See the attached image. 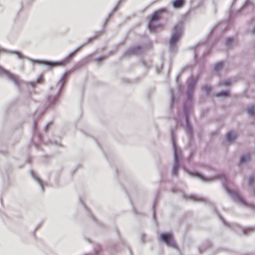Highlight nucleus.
Here are the masks:
<instances>
[{
  "label": "nucleus",
  "instance_id": "39",
  "mask_svg": "<svg viewBox=\"0 0 255 255\" xmlns=\"http://www.w3.org/2000/svg\"><path fill=\"white\" fill-rule=\"evenodd\" d=\"M172 192L173 193H175L177 190V188H176V187H173L171 189Z\"/></svg>",
  "mask_w": 255,
  "mask_h": 255
},
{
  "label": "nucleus",
  "instance_id": "49",
  "mask_svg": "<svg viewBox=\"0 0 255 255\" xmlns=\"http://www.w3.org/2000/svg\"><path fill=\"white\" fill-rule=\"evenodd\" d=\"M36 148L38 149V146L37 145H36Z\"/></svg>",
  "mask_w": 255,
  "mask_h": 255
},
{
  "label": "nucleus",
  "instance_id": "40",
  "mask_svg": "<svg viewBox=\"0 0 255 255\" xmlns=\"http://www.w3.org/2000/svg\"><path fill=\"white\" fill-rule=\"evenodd\" d=\"M215 28H216V26H214L212 28V29H211V31H210V33H212L214 31V30H215Z\"/></svg>",
  "mask_w": 255,
  "mask_h": 255
},
{
  "label": "nucleus",
  "instance_id": "30",
  "mask_svg": "<svg viewBox=\"0 0 255 255\" xmlns=\"http://www.w3.org/2000/svg\"><path fill=\"white\" fill-rule=\"evenodd\" d=\"M231 81L229 80H223L220 82V84L224 86H229L231 85Z\"/></svg>",
  "mask_w": 255,
  "mask_h": 255
},
{
  "label": "nucleus",
  "instance_id": "51",
  "mask_svg": "<svg viewBox=\"0 0 255 255\" xmlns=\"http://www.w3.org/2000/svg\"><path fill=\"white\" fill-rule=\"evenodd\" d=\"M98 146L101 148V147H100V145L99 143H98Z\"/></svg>",
  "mask_w": 255,
  "mask_h": 255
},
{
  "label": "nucleus",
  "instance_id": "53",
  "mask_svg": "<svg viewBox=\"0 0 255 255\" xmlns=\"http://www.w3.org/2000/svg\"><path fill=\"white\" fill-rule=\"evenodd\" d=\"M236 1V0H233V2H235Z\"/></svg>",
  "mask_w": 255,
  "mask_h": 255
},
{
  "label": "nucleus",
  "instance_id": "17",
  "mask_svg": "<svg viewBox=\"0 0 255 255\" xmlns=\"http://www.w3.org/2000/svg\"><path fill=\"white\" fill-rule=\"evenodd\" d=\"M1 52L15 54L17 56V57L19 59H23V58H25V56H23L21 53H20L17 51H8L4 48L0 47V52Z\"/></svg>",
  "mask_w": 255,
  "mask_h": 255
},
{
  "label": "nucleus",
  "instance_id": "35",
  "mask_svg": "<svg viewBox=\"0 0 255 255\" xmlns=\"http://www.w3.org/2000/svg\"><path fill=\"white\" fill-rule=\"evenodd\" d=\"M105 59V57L104 56L99 57L95 59L98 64H100Z\"/></svg>",
  "mask_w": 255,
  "mask_h": 255
},
{
  "label": "nucleus",
  "instance_id": "1",
  "mask_svg": "<svg viewBox=\"0 0 255 255\" xmlns=\"http://www.w3.org/2000/svg\"><path fill=\"white\" fill-rule=\"evenodd\" d=\"M199 80V77L191 76L187 81L186 93V101L183 106V112L185 118V126L189 139L191 140L193 137V128L190 121V113L193 105V94L196 85Z\"/></svg>",
  "mask_w": 255,
  "mask_h": 255
},
{
  "label": "nucleus",
  "instance_id": "13",
  "mask_svg": "<svg viewBox=\"0 0 255 255\" xmlns=\"http://www.w3.org/2000/svg\"><path fill=\"white\" fill-rule=\"evenodd\" d=\"M251 156L250 154H245L241 155L239 161L240 165H244L247 164L251 159Z\"/></svg>",
  "mask_w": 255,
  "mask_h": 255
},
{
  "label": "nucleus",
  "instance_id": "11",
  "mask_svg": "<svg viewBox=\"0 0 255 255\" xmlns=\"http://www.w3.org/2000/svg\"><path fill=\"white\" fill-rule=\"evenodd\" d=\"M141 52L142 49L140 45H134L128 48L123 54V57H128L131 55H138Z\"/></svg>",
  "mask_w": 255,
  "mask_h": 255
},
{
  "label": "nucleus",
  "instance_id": "8",
  "mask_svg": "<svg viewBox=\"0 0 255 255\" xmlns=\"http://www.w3.org/2000/svg\"><path fill=\"white\" fill-rule=\"evenodd\" d=\"M223 187L226 190V192L232 197L233 200L235 201L238 202L242 204L246 205L245 201L240 196V195L236 192L233 191L228 187V184L225 182L223 184Z\"/></svg>",
  "mask_w": 255,
  "mask_h": 255
},
{
  "label": "nucleus",
  "instance_id": "41",
  "mask_svg": "<svg viewBox=\"0 0 255 255\" xmlns=\"http://www.w3.org/2000/svg\"><path fill=\"white\" fill-rule=\"evenodd\" d=\"M198 249L200 253H201L203 251V250L201 247H199Z\"/></svg>",
  "mask_w": 255,
  "mask_h": 255
},
{
  "label": "nucleus",
  "instance_id": "3",
  "mask_svg": "<svg viewBox=\"0 0 255 255\" xmlns=\"http://www.w3.org/2000/svg\"><path fill=\"white\" fill-rule=\"evenodd\" d=\"M183 33V25L179 23L173 27L172 34L169 40V50L173 53L177 50V42L180 39Z\"/></svg>",
  "mask_w": 255,
  "mask_h": 255
},
{
  "label": "nucleus",
  "instance_id": "46",
  "mask_svg": "<svg viewBox=\"0 0 255 255\" xmlns=\"http://www.w3.org/2000/svg\"><path fill=\"white\" fill-rule=\"evenodd\" d=\"M208 245L209 246L211 245V243L210 242H208Z\"/></svg>",
  "mask_w": 255,
  "mask_h": 255
},
{
  "label": "nucleus",
  "instance_id": "44",
  "mask_svg": "<svg viewBox=\"0 0 255 255\" xmlns=\"http://www.w3.org/2000/svg\"><path fill=\"white\" fill-rule=\"evenodd\" d=\"M122 242L124 246H126V243H125V242L124 241H123V240H122Z\"/></svg>",
  "mask_w": 255,
  "mask_h": 255
},
{
  "label": "nucleus",
  "instance_id": "25",
  "mask_svg": "<svg viewBox=\"0 0 255 255\" xmlns=\"http://www.w3.org/2000/svg\"><path fill=\"white\" fill-rule=\"evenodd\" d=\"M247 112L248 114L251 116H255V107L251 106L247 108Z\"/></svg>",
  "mask_w": 255,
  "mask_h": 255
},
{
  "label": "nucleus",
  "instance_id": "21",
  "mask_svg": "<svg viewBox=\"0 0 255 255\" xmlns=\"http://www.w3.org/2000/svg\"><path fill=\"white\" fill-rule=\"evenodd\" d=\"M212 89V86L207 84L203 85L202 87V90L208 95L210 94Z\"/></svg>",
  "mask_w": 255,
  "mask_h": 255
},
{
  "label": "nucleus",
  "instance_id": "37",
  "mask_svg": "<svg viewBox=\"0 0 255 255\" xmlns=\"http://www.w3.org/2000/svg\"><path fill=\"white\" fill-rule=\"evenodd\" d=\"M51 125H52V123L51 122L49 123L48 124H47L46 125V126L45 127V131H48V129L51 126Z\"/></svg>",
  "mask_w": 255,
  "mask_h": 255
},
{
  "label": "nucleus",
  "instance_id": "27",
  "mask_svg": "<svg viewBox=\"0 0 255 255\" xmlns=\"http://www.w3.org/2000/svg\"><path fill=\"white\" fill-rule=\"evenodd\" d=\"M223 66V63L222 61H219L216 63L214 66V70L217 71L222 68Z\"/></svg>",
  "mask_w": 255,
  "mask_h": 255
},
{
  "label": "nucleus",
  "instance_id": "50",
  "mask_svg": "<svg viewBox=\"0 0 255 255\" xmlns=\"http://www.w3.org/2000/svg\"><path fill=\"white\" fill-rule=\"evenodd\" d=\"M116 248V245H114V248L115 249V248Z\"/></svg>",
  "mask_w": 255,
  "mask_h": 255
},
{
  "label": "nucleus",
  "instance_id": "47",
  "mask_svg": "<svg viewBox=\"0 0 255 255\" xmlns=\"http://www.w3.org/2000/svg\"><path fill=\"white\" fill-rule=\"evenodd\" d=\"M253 32L255 33V27H254Z\"/></svg>",
  "mask_w": 255,
  "mask_h": 255
},
{
  "label": "nucleus",
  "instance_id": "43",
  "mask_svg": "<svg viewBox=\"0 0 255 255\" xmlns=\"http://www.w3.org/2000/svg\"><path fill=\"white\" fill-rule=\"evenodd\" d=\"M133 210L135 214H138V213L137 212V211H136V210L134 208H133Z\"/></svg>",
  "mask_w": 255,
  "mask_h": 255
},
{
  "label": "nucleus",
  "instance_id": "4",
  "mask_svg": "<svg viewBox=\"0 0 255 255\" xmlns=\"http://www.w3.org/2000/svg\"><path fill=\"white\" fill-rule=\"evenodd\" d=\"M171 138L174 156L172 175L173 176H177L178 175V168L180 161V150L176 144L175 139L172 131H171Z\"/></svg>",
  "mask_w": 255,
  "mask_h": 255
},
{
  "label": "nucleus",
  "instance_id": "33",
  "mask_svg": "<svg viewBox=\"0 0 255 255\" xmlns=\"http://www.w3.org/2000/svg\"><path fill=\"white\" fill-rule=\"evenodd\" d=\"M219 218L220 220L223 222V223L226 226L230 227V225L229 223L226 222V221L223 219L222 217L219 215Z\"/></svg>",
  "mask_w": 255,
  "mask_h": 255
},
{
  "label": "nucleus",
  "instance_id": "19",
  "mask_svg": "<svg viewBox=\"0 0 255 255\" xmlns=\"http://www.w3.org/2000/svg\"><path fill=\"white\" fill-rule=\"evenodd\" d=\"M36 124H37L36 122L35 121L33 123V134H34V138L37 137L39 141L42 142V138L41 135L40 134L36 133V127H37Z\"/></svg>",
  "mask_w": 255,
  "mask_h": 255
},
{
  "label": "nucleus",
  "instance_id": "32",
  "mask_svg": "<svg viewBox=\"0 0 255 255\" xmlns=\"http://www.w3.org/2000/svg\"><path fill=\"white\" fill-rule=\"evenodd\" d=\"M255 181V176H251L249 178V183L250 184H252Z\"/></svg>",
  "mask_w": 255,
  "mask_h": 255
},
{
  "label": "nucleus",
  "instance_id": "48",
  "mask_svg": "<svg viewBox=\"0 0 255 255\" xmlns=\"http://www.w3.org/2000/svg\"><path fill=\"white\" fill-rule=\"evenodd\" d=\"M87 241L88 242H89V243H90V242H91V241H90V239H87Z\"/></svg>",
  "mask_w": 255,
  "mask_h": 255
},
{
  "label": "nucleus",
  "instance_id": "52",
  "mask_svg": "<svg viewBox=\"0 0 255 255\" xmlns=\"http://www.w3.org/2000/svg\"><path fill=\"white\" fill-rule=\"evenodd\" d=\"M52 89V87H50V89L51 90Z\"/></svg>",
  "mask_w": 255,
  "mask_h": 255
},
{
  "label": "nucleus",
  "instance_id": "9",
  "mask_svg": "<svg viewBox=\"0 0 255 255\" xmlns=\"http://www.w3.org/2000/svg\"><path fill=\"white\" fill-rule=\"evenodd\" d=\"M0 75H3L7 77L10 80L13 82L16 86L17 88L20 90V86L21 85V82L19 81L18 78L12 74L9 73L8 71L4 69L2 67L0 66Z\"/></svg>",
  "mask_w": 255,
  "mask_h": 255
},
{
  "label": "nucleus",
  "instance_id": "18",
  "mask_svg": "<svg viewBox=\"0 0 255 255\" xmlns=\"http://www.w3.org/2000/svg\"><path fill=\"white\" fill-rule=\"evenodd\" d=\"M235 39L232 37H227L225 42V45L228 49H231L234 45Z\"/></svg>",
  "mask_w": 255,
  "mask_h": 255
},
{
  "label": "nucleus",
  "instance_id": "7",
  "mask_svg": "<svg viewBox=\"0 0 255 255\" xmlns=\"http://www.w3.org/2000/svg\"><path fill=\"white\" fill-rule=\"evenodd\" d=\"M160 241L165 244L168 247L177 249V245L174 242V238L171 232H165L160 234Z\"/></svg>",
  "mask_w": 255,
  "mask_h": 255
},
{
  "label": "nucleus",
  "instance_id": "36",
  "mask_svg": "<svg viewBox=\"0 0 255 255\" xmlns=\"http://www.w3.org/2000/svg\"><path fill=\"white\" fill-rule=\"evenodd\" d=\"M140 240L142 243H144L145 241V236L143 233L140 234Z\"/></svg>",
  "mask_w": 255,
  "mask_h": 255
},
{
  "label": "nucleus",
  "instance_id": "23",
  "mask_svg": "<svg viewBox=\"0 0 255 255\" xmlns=\"http://www.w3.org/2000/svg\"><path fill=\"white\" fill-rule=\"evenodd\" d=\"M94 254L93 255L85 254L84 255H99L102 251V247L100 245H96L94 247Z\"/></svg>",
  "mask_w": 255,
  "mask_h": 255
},
{
  "label": "nucleus",
  "instance_id": "26",
  "mask_svg": "<svg viewBox=\"0 0 255 255\" xmlns=\"http://www.w3.org/2000/svg\"><path fill=\"white\" fill-rule=\"evenodd\" d=\"M235 137V135L232 131H230L227 133L226 138L228 141H232Z\"/></svg>",
  "mask_w": 255,
  "mask_h": 255
},
{
  "label": "nucleus",
  "instance_id": "2",
  "mask_svg": "<svg viewBox=\"0 0 255 255\" xmlns=\"http://www.w3.org/2000/svg\"><path fill=\"white\" fill-rule=\"evenodd\" d=\"M99 34H96L94 36L89 38L87 41L83 44H81L78 47H77L76 49H75L73 51L69 54L68 56H67L64 59L58 61H49L46 60H34L31 59L29 60L32 63H37L38 64H43L46 66H47L49 68H52L53 67H56L58 66H65L73 58L74 54L78 51L80 49H81L83 46H84L87 43L91 42L93 40L96 38L98 36Z\"/></svg>",
  "mask_w": 255,
  "mask_h": 255
},
{
  "label": "nucleus",
  "instance_id": "45",
  "mask_svg": "<svg viewBox=\"0 0 255 255\" xmlns=\"http://www.w3.org/2000/svg\"><path fill=\"white\" fill-rule=\"evenodd\" d=\"M156 71H157V72L158 73H159V71L158 68H156Z\"/></svg>",
  "mask_w": 255,
  "mask_h": 255
},
{
  "label": "nucleus",
  "instance_id": "14",
  "mask_svg": "<svg viewBox=\"0 0 255 255\" xmlns=\"http://www.w3.org/2000/svg\"><path fill=\"white\" fill-rule=\"evenodd\" d=\"M30 173L31 176H32V178L35 181H36L37 182V183L39 184V186L41 188V191L43 192L44 188H43V185L42 183V181L41 180V179L39 177H38L37 176H36V175L35 174L33 171L30 170Z\"/></svg>",
  "mask_w": 255,
  "mask_h": 255
},
{
  "label": "nucleus",
  "instance_id": "16",
  "mask_svg": "<svg viewBox=\"0 0 255 255\" xmlns=\"http://www.w3.org/2000/svg\"><path fill=\"white\" fill-rule=\"evenodd\" d=\"M121 0H120L118 1V2L117 3V4L113 8L112 11L108 15L107 18L105 19V20H104V21L103 22V26H104L106 24L109 18H110V17L111 16V15L113 14V13L118 9L119 7V3L121 2Z\"/></svg>",
  "mask_w": 255,
  "mask_h": 255
},
{
  "label": "nucleus",
  "instance_id": "24",
  "mask_svg": "<svg viewBox=\"0 0 255 255\" xmlns=\"http://www.w3.org/2000/svg\"><path fill=\"white\" fill-rule=\"evenodd\" d=\"M251 2L250 0H246L244 4L242 5V7L240 9H239L237 11V13L241 14L242 13V10L245 8L247 6L250 5L251 4Z\"/></svg>",
  "mask_w": 255,
  "mask_h": 255
},
{
  "label": "nucleus",
  "instance_id": "42",
  "mask_svg": "<svg viewBox=\"0 0 255 255\" xmlns=\"http://www.w3.org/2000/svg\"><path fill=\"white\" fill-rule=\"evenodd\" d=\"M89 214H90V216L91 217V218H92L94 221H95V220H96V219L94 217V216H93L92 215H91L90 213H89Z\"/></svg>",
  "mask_w": 255,
  "mask_h": 255
},
{
  "label": "nucleus",
  "instance_id": "34",
  "mask_svg": "<svg viewBox=\"0 0 255 255\" xmlns=\"http://www.w3.org/2000/svg\"><path fill=\"white\" fill-rule=\"evenodd\" d=\"M155 205H156V202L155 201L152 206L153 219L154 220H155Z\"/></svg>",
  "mask_w": 255,
  "mask_h": 255
},
{
  "label": "nucleus",
  "instance_id": "22",
  "mask_svg": "<svg viewBox=\"0 0 255 255\" xmlns=\"http://www.w3.org/2000/svg\"><path fill=\"white\" fill-rule=\"evenodd\" d=\"M170 107L171 108L176 101V97L174 95V93L173 92L172 89H170Z\"/></svg>",
  "mask_w": 255,
  "mask_h": 255
},
{
  "label": "nucleus",
  "instance_id": "5",
  "mask_svg": "<svg viewBox=\"0 0 255 255\" xmlns=\"http://www.w3.org/2000/svg\"><path fill=\"white\" fill-rule=\"evenodd\" d=\"M66 81L67 77H65V73H64L57 83V85L59 86V87L56 93L54 95L49 94L47 96V101L49 107L53 106L58 101L60 92L64 84L66 82Z\"/></svg>",
  "mask_w": 255,
  "mask_h": 255
},
{
  "label": "nucleus",
  "instance_id": "10",
  "mask_svg": "<svg viewBox=\"0 0 255 255\" xmlns=\"http://www.w3.org/2000/svg\"><path fill=\"white\" fill-rule=\"evenodd\" d=\"M160 13V11L156 10L151 14L148 24V27L150 30L153 32L155 31L156 24L154 21L157 20L159 18Z\"/></svg>",
  "mask_w": 255,
  "mask_h": 255
},
{
  "label": "nucleus",
  "instance_id": "38",
  "mask_svg": "<svg viewBox=\"0 0 255 255\" xmlns=\"http://www.w3.org/2000/svg\"><path fill=\"white\" fill-rule=\"evenodd\" d=\"M81 203L82 204V205H83L84 207L85 208V209L89 212V210L88 209L87 207H86V206L84 204V203L83 202V201L82 200H81Z\"/></svg>",
  "mask_w": 255,
  "mask_h": 255
},
{
  "label": "nucleus",
  "instance_id": "28",
  "mask_svg": "<svg viewBox=\"0 0 255 255\" xmlns=\"http://www.w3.org/2000/svg\"><path fill=\"white\" fill-rule=\"evenodd\" d=\"M197 45H194L193 46H191V47H190L189 48V50H193V51H194V58L195 60H196L197 57H198V54L197 53V52H196V48H197Z\"/></svg>",
  "mask_w": 255,
  "mask_h": 255
},
{
  "label": "nucleus",
  "instance_id": "29",
  "mask_svg": "<svg viewBox=\"0 0 255 255\" xmlns=\"http://www.w3.org/2000/svg\"><path fill=\"white\" fill-rule=\"evenodd\" d=\"M42 80V77L41 76H40L38 79L37 80H36V81L35 82H30L29 83V84L32 87H35V85L38 83V82H41Z\"/></svg>",
  "mask_w": 255,
  "mask_h": 255
},
{
  "label": "nucleus",
  "instance_id": "31",
  "mask_svg": "<svg viewBox=\"0 0 255 255\" xmlns=\"http://www.w3.org/2000/svg\"><path fill=\"white\" fill-rule=\"evenodd\" d=\"M254 231V229L253 228H248L247 229H245L243 230V233L245 235H247L249 232H253Z\"/></svg>",
  "mask_w": 255,
  "mask_h": 255
},
{
  "label": "nucleus",
  "instance_id": "12",
  "mask_svg": "<svg viewBox=\"0 0 255 255\" xmlns=\"http://www.w3.org/2000/svg\"><path fill=\"white\" fill-rule=\"evenodd\" d=\"M182 196L183 198L186 200H190L195 202H208L207 199L196 195H187L182 192Z\"/></svg>",
  "mask_w": 255,
  "mask_h": 255
},
{
  "label": "nucleus",
  "instance_id": "20",
  "mask_svg": "<svg viewBox=\"0 0 255 255\" xmlns=\"http://www.w3.org/2000/svg\"><path fill=\"white\" fill-rule=\"evenodd\" d=\"M217 97H223L224 98L229 97L230 96V92L229 90H221L216 93Z\"/></svg>",
  "mask_w": 255,
  "mask_h": 255
},
{
  "label": "nucleus",
  "instance_id": "15",
  "mask_svg": "<svg viewBox=\"0 0 255 255\" xmlns=\"http://www.w3.org/2000/svg\"><path fill=\"white\" fill-rule=\"evenodd\" d=\"M185 3V0H174L172 1V6L175 8H179L182 7Z\"/></svg>",
  "mask_w": 255,
  "mask_h": 255
},
{
  "label": "nucleus",
  "instance_id": "6",
  "mask_svg": "<svg viewBox=\"0 0 255 255\" xmlns=\"http://www.w3.org/2000/svg\"><path fill=\"white\" fill-rule=\"evenodd\" d=\"M184 170L190 175L193 177H197L202 181L205 182H210L214 181L215 178L219 180H226V177L224 174H218L215 176H206L202 173L197 171H189L186 168H184Z\"/></svg>",
  "mask_w": 255,
  "mask_h": 255
}]
</instances>
